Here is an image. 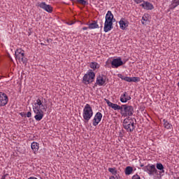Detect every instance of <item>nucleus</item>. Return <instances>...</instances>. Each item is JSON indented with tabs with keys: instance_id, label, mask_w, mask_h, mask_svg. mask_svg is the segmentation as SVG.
Masks as SVG:
<instances>
[{
	"instance_id": "nucleus-18",
	"label": "nucleus",
	"mask_w": 179,
	"mask_h": 179,
	"mask_svg": "<svg viewBox=\"0 0 179 179\" xmlns=\"http://www.w3.org/2000/svg\"><path fill=\"white\" fill-rule=\"evenodd\" d=\"M87 26H88V29L90 30H93L94 29H99V24H97V20H93L91 23H87L85 24Z\"/></svg>"
},
{
	"instance_id": "nucleus-32",
	"label": "nucleus",
	"mask_w": 179,
	"mask_h": 179,
	"mask_svg": "<svg viewBox=\"0 0 179 179\" xmlns=\"http://www.w3.org/2000/svg\"><path fill=\"white\" fill-rule=\"evenodd\" d=\"M27 117L28 118H30V117H31V112H28V113H27Z\"/></svg>"
},
{
	"instance_id": "nucleus-22",
	"label": "nucleus",
	"mask_w": 179,
	"mask_h": 179,
	"mask_svg": "<svg viewBox=\"0 0 179 179\" xmlns=\"http://www.w3.org/2000/svg\"><path fill=\"white\" fill-rule=\"evenodd\" d=\"M108 171H109V173H111V174L113 176H115L116 178H117V174H118V171H117V169L115 167H113V168H108Z\"/></svg>"
},
{
	"instance_id": "nucleus-28",
	"label": "nucleus",
	"mask_w": 179,
	"mask_h": 179,
	"mask_svg": "<svg viewBox=\"0 0 179 179\" xmlns=\"http://www.w3.org/2000/svg\"><path fill=\"white\" fill-rule=\"evenodd\" d=\"M134 2H135V3H137V5H139V3H143V2H145V0H134Z\"/></svg>"
},
{
	"instance_id": "nucleus-12",
	"label": "nucleus",
	"mask_w": 179,
	"mask_h": 179,
	"mask_svg": "<svg viewBox=\"0 0 179 179\" xmlns=\"http://www.w3.org/2000/svg\"><path fill=\"white\" fill-rule=\"evenodd\" d=\"M122 65H124V62L121 59V58H116L113 59L111 62V67L112 68H119V66H122Z\"/></svg>"
},
{
	"instance_id": "nucleus-30",
	"label": "nucleus",
	"mask_w": 179,
	"mask_h": 179,
	"mask_svg": "<svg viewBox=\"0 0 179 179\" xmlns=\"http://www.w3.org/2000/svg\"><path fill=\"white\" fill-rule=\"evenodd\" d=\"M141 22H142V24H145V22H148V17H143Z\"/></svg>"
},
{
	"instance_id": "nucleus-14",
	"label": "nucleus",
	"mask_w": 179,
	"mask_h": 179,
	"mask_svg": "<svg viewBox=\"0 0 179 179\" xmlns=\"http://www.w3.org/2000/svg\"><path fill=\"white\" fill-rule=\"evenodd\" d=\"M105 100H106V103L108 104V107H110L113 110H120V111H121V110H122V106H120L117 103H113L111 101H110L108 99H105Z\"/></svg>"
},
{
	"instance_id": "nucleus-1",
	"label": "nucleus",
	"mask_w": 179,
	"mask_h": 179,
	"mask_svg": "<svg viewBox=\"0 0 179 179\" xmlns=\"http://www.w3.org/2000/svg\"><path fill=\"white\" fill-rule=\"evenodd\" d=\"M32 108L34 114H36L34 116L36 121H41L42 118L44 117V111L43 110H45V105L43 101V98L42 99H38L34 103Z\"/></svg>"
},
{
	"instance_id": "nucleus-19",
	"label": "nucleus",
	"mask_w": 179,
	"mask_h": 179,
	"mask_svg": "<svg viewBox=\"0 0 179 179\" xmlns=\"http://www.w3.org/2000/svg\"><path fill=\"white\" fill-rule=\"evenodd\" d=\"M31 149L33 150L34 153L36 155V152H38L40 149V144L37 142H33L31 144Z\"/></svg>"
},
{
	"instance_id": "nucleus-35",
	"label": "nucleus",
	"mask_w": 179,
	"mask_h": 179,
	"mask_svg": "<svg viewBox=\"0 0 179 179\" xmlns=\"http://www.w3.org/2000/svg\"><path fill=\"white\" fill-rule=\"evenodd\" d=\"M8 176V174L3 176L2 178H1V179H5V178H6V176Z\"/></svg>"
},
{
	"instance_id": "nucleus-5",
	"label": "nucleus",
	"mask_w": 179,
	"mask_h": 179,
	"mask_svg": "<svg viewBox=\"0 0 179 179\" xmlns=\"http://www.w3.org/2000/svg\"><path fill=\"white\" fill-rule=\"evenodd\" d=\"M123 128L127 131V132H134V129H135V122H134V119L132 118H126L123 121Z\"/></svg>"
},
{
	"instance_id": "nucleus-26",
	"label": "nucleus",
	"mask_w": 179,
	"mask_h": 179,
	"mask_svg": "<svg viewBox=\"0 0 179 179\" xmlns=\"http://www.w3.org/2000/svg\"><path fill=\"white\" fill-rule=\"evenodd\" d=\"M157 170H159L160 171H162V173H164V166H163V164L157 163Z\"/></svg>"
},
{
	"instance_id": "nucleus-38",
	"label": "nucleus",
	"mask_w": 179,
	"mask_h": 179,
	"mask_svg": "<svg viewBox=\"0 0 179 179\" xmlns=\"http://www.w3.org/2000/svg\"><path fill=\"white\" fill-rule=\"evenodd\" d=\"M68 24H69V26H72V24H73V22H72V23H68Z\"/></svg>"
},
{
	"instance_id": "nucleus-15",
	"label": "nucleus",
	"mask_w": 179,
	"mask_h": 179,
	"mask_svg": "<svg viewBox=\"0 0 179 179\" xmlns=\"http://www.w3.org/2000/svg\"><path fill=\"white\" fill-rule=\"evenodd\" d=\"M131 96L128 92H124L121 96H120V101L121 103H127L131 100Z\"/></svg>"
},
{
	"instance_id": "nucleus-21",
	"label": "nucleus",
	"mask_w": 179,
	"mask_h": 179,
	"mask_svg": "<svg viewBox=\"0 0 179 179\" xmlns=\"http://www.w3.org/2000/svg\"><path fill=\"white\" fill-rule=\"evenodd\" d=\"M90 66L91 69H93V71H96V69H99L100 68V64L96 62H92L90 63Z\"/></svg>"
},
{
	"instance_id": "nucleus-6",
	"label": "nucleus",
	"mask_w": 179,
	"mask_h": 179,
	"mask_svg": "<svg viewBox=\"0 0 179 179\" xmlns=\"http://www.w3.org/2000/svg\"><path fill=\"white\" fill-rule=\"evenodd\" d=\"M16 61L19 62H22V64H27V59L24 57V50L22 49H17L15 52Z\"/></svg>"
},
{
	"instance_id": "nucleus-37",
	"label": "nucleus",
	"mask_w": 179,
	"mask_h": 179,
	"mask_svg": "<svg viewBox=\"0 0 179 179\" xmlns=\"http://www.w3.org/2000/svg\"><path fill=\"white\" fill-rule=\"evenodd\" d=\"M50 41H52V40L50 39H47V43H50Z\"/></svg>"
},
{
	"instance_id": "nucleus-10",
	"label": "nucleus",
	"mask_w": 179,
	"mask_h": 179,
	"mask_svg": "<svg viewBox=\"0 0 179 179\" xmlns=\"http://www.w3.org/2000/svg\"><path fill=\"white\" fill-rule=\"evenodd\" d=\"M8 101H9V98L8 95L4 92H0V107H4L8 104Z\"/></svg>"
},
{
	"instance_id": "nucleus-9",
	"label": "nucleus",
	"mask_w": 179,
	"mask_h": 179,
	"mask_svg": "<svg viewBox=\"0 0 179 179\" xmlns=\"http://www.w3.org/2000/svg\"><path fill=\"white\" fill-rule=\"evenodd\" d=\"M36 6H39V8L43 9V10H45V12H48V13H51L52 12V6L50 4L45 3V2L38 3Z\"/></svg>"
},
{
	"instance_id": "nucleus-24",
	"label": "nucleus",
	"mask_w": 179,
	"mask_h": 179,
	"mask_svg": "<svg viewBox=\"0 0 179 179\" xmlns=\"http://www.w3.org/2000/svg\"><path fill=\"white\" fill-rule=\"evenodd\" d=\"M179 5V1L174 0L172 1L171 4L169 6L170 9H174L177 8Z\"/></svg>"
},
{
	"instance_id": "nucleus-8",
	"label": "nucleus",
	"mask_w": 179,
	"mask_h": 179,
	"mask_svg": "<svg viewBox=\"0 0 179 179\" xmlns=\"http://www.w3.org/2000/svg\"><path fill=\"white\" fill-rule=\"evenodd\" d=\"M144 171H146L149 176H155V174H157V169H156V166L154 164H148L144 168Z\"/></svg>"
},
{
	"instance_id": "nucleus-31",
	"label": "nucleus",
	"mask_w": 179,
	"mask_h": 179,
	"mask_svg": "<svg viewBox=\"0 0 179 179\" xmlns=\"http://www.w3.org/2000/svg\"><path fill=\"white\" fill-rule=\"evenodd\" d=\"M131 179H141V176H139L138 174H136V175L133 176Z\"/></svg>"
},
{
	"instance_id": "nucleus-2",
	"label": "nucleus",
	"mask_w": 179,
	"mask_h": 179,
	"mask_svg": "<svg viewBox=\"0 0 179 179\" xmlns=\"http://www.w3.org/2000/svg\"><path fill=\"white\" fill-rule=\"evenodd\" d=\"M114 20V15L111 13L110 10H108L105 17V22L103 27V31L105 33H108V31H111L113 29V22Z\"/></svg>"
},
{
	"instance_id": "nucleus-20",
	"label": "nucleus",
	"mask_w": 179,
	"mask_h": 179,
	"mask_svg": "<svg viewBox=\"0 0 179 179\" xmlns=\"http://www.w3.org/2000/svg\"><path fill=\"white\" fill-rule=\"evenodd\" d=\"M125 82H134V83H136V82H139L141 80V78L139 77H128L126 76L124 78Z\"/></svg>"
},
{
	"instance_id": "nucleus-25",
	"label": "nucleus",
	"mask_w": 179,
	"mask_h": 179,
	"mask_svg": "<svg viewBox=\"0 0 179 179\" xmlns=\"http://www.w3.org/2000/svg\"><path fill=\"white\" fill-rule=\"evenodd\" d=\"M134 171V169L131 166H127L125 169L126 176H129Z\"/></svg>"
},
{
	"instance_id": "nucleus-36",
	"label": "nucleus",
	"mask_w": 179,
	"mask_h": 179,
	"mask_svg": "<svg viewBox=\"0 0 179 179\" xmlns=\"http://www.w3.org/2000/svg\"><path fill=\"white\" fill-rule=\"evenodd\" d=\"M28 179H38V178H36V177H30V178H29Z\"/></svg>"
},
{
	"instance_id": "nucleus-3",
	"label": "nucleus",
	"mask_w": 179,
	"mask_h": 179,
	"mask_svg": "<svg viewBox=\"0 0 179 179\" xmlns=\"http://www.w3.org/2000/svg\"><path fill=\"white\" fill-rule=\"evenodd\" d=\"M83 120L85 122H89V120L93 117V109L90 104L87 103L83 111Z\"/></svg>"
},
{
	"instance_id": "nucleus-23",
	"label": "nucleus",
	"mask_w": 179,
	"mask_h": 179,
	"mask_svg": "<svg viewBox=\"0 0 179 179\" xmlns=\"http://www.w3.org/2000/svg\"><path fill=\"white\" fill-rule=\"evenodd\" d=\"M163 122H164V127L166 129H171V128H173V124H170V122L166 120V119L163 120Z\"/></svg>"
},
{
	"instance_id": "nucleus-39",
	"label": "nucleus",
	"mask_w": 179,
	"mask_h": 179,
	"mask_svg": "<svg viewBox=\"0 0 179 179\" xmlns=\"http://www.w3.org/2000/svg\"><path fill=\"white\" fill-rule=\"evenodd\" d=\"M41 45H44V43H41Z\"/></svg>"
},
{
	"instance_id": "nucleus-29",
	"label": "nucleus",
	"mask_w": 179,
	"mask_h": 179,
	"mask_svg": "<svg viewBox=\"0 0 179 179\" xmlns=\"http://www.w3.org/2000/svg\"><path fill=\"white\" fill-rule=\"evenodd\" d=\"M117 76H118V78H120V79H122V80H125L126 76H124V75H122V74H118Z\"/></svg>"
},
{
	"instance_id": "nucleus-7",
	"label": "nucleus",
	"mask_w": 179,
	"mask_h": 179,
	"mask_svg": "<svg viewBox=\"0 0 179 179\" xmlns=\"http://www.w3.org/2000/svg\"><path fill=\"white\" fill-rule=\"evenodd\" d=\"M94 78H96V74H94V72L90 71L83 76V82L85 85H89L90 83L94 82Z\"/></svg>"
},
{
	"instance_id": "nucleus-16",
	"label": "nucleus",
	"mask_w": 179,
	"mask_h": 179,
	"mask_svg": "<svg viewBox=\"0 0 179 179\" xmlns=\"http://www.w3.org/2000/svg\"><path fill=\"white\" fill-rule=\"evenodd\" d=\"M96 83L99 86H104V85H106V77L103 75H101V76L99 75L96 78Z\"/></svg>"
},
{
	"instance_id": "nucleus-34",
	"label": "nucleus",
	"mask_w": 179,
	"mask_h": 179,
	"mask_svg": "<svg viewBox=\"0 0 179 179\" xmlns=\"http://www.w3.org/2000/svg\"><path fill=\"white\" fill-rule=\"evenodd\" d=\"M87 29H89V27H83V30H87Z\"/></svg>"
},
{
	"instance_id": "nucleus-13",
	"label": "nucleus",
	"mask_w": 179,
	"mask_h": 179,
	"mask_svg": "<svg viewBox=\"0 0 179 179\" xmlns=\"http://www.w3.org/2000/svg\"><path fill=\"white\" fill-rule=\"evenodd\" d=\"M140 6L143 8L145 10H153L155 9V6L152 4V3L149 1H144L143 3L140 4Z\"/></svg>"
},
{
	"instance_id": "nucleus-17",
	"label": "nucleus",
	"mask_w": 179,
	"mask_h": 179,
	"mask_svg": "<svg viewBox=\"0 0 179 179\" xmlns=\"http://www.w3.org/2000/svg\"><path fill=\"white\" fill-rule=\"evenodd\" d=\"M119 24L122 30H125V29L128 27V24H129V22L125 20V18H121L119 21Z\"/></svg>"
},
{
	"instance_id": "nucleus-33",
	"label": "nucleus",
	"mask_w": 179,
	"mask_h": 179,
	"mask_svg": "<svg viewBox=\"0 0 179 179\" xmlns=\"http://www.w3.org/2000/svg\"><path fill=\"white\" fill-rule=\"evenodd\" d=\"M117 176H112L109 178V179H116Z\"/></svg>"
},
{
	"instance_id": "nucleus-4",
	"label": "nucleus",
	"mask_w": 179,
	"mask_h": 179,
	"mask_svg": "<svg viewBox=\"0 0 179 179\" xmlns=\"http://www.w3.org/2000/svg\"><path fill=\"white\" fill-rule=\"evenodd\" d=\"M134 106L129 105H122V109L120 110V114L122 117H131L134 115Z\"/></svg>"
},
{
	"instance_id": "nucleus-40",
	"label": "nucleus",
	"mask_w": 179,
	"mask_h": 179,
	"mask_svg": "<svg viewBox=\"0 0 179 179\" xmlns=\"http://www.w3.org/2000/svg\"><path fill=\"white\" fill-rule=\"evenodd\" d=\"M0 79H1V77H0Z\"/></svg>"
},
{
	"instance_id": "nucleus-27",
	"label": "nucleus",
	"mask_w": 179,
	"mask_h": 179,
	"mask_svg": "<svg viewBox=\"0 0 179 179\" xmlns=\"http://www.w3.org/2000/svg\"><path fill=\"white\" fill-rule=\"evenodd\" d=\"M78 3H80V5H87V1L86 0H76Z\"/></svg>"
},
{
	"instance_id": "nucleus-11",
	"label": "nucleus",
	"mask_w": 179,
	"mask_h": 179,
	"mask_svg": "<svg viewBox=\"0 0 179 179\" xmlns=\"http://www.w3.org/2000/svg\"><path fill=\"white\" fill-rule=\"evenodd\" d=\"M102 118H103V114H101V113L100 112L96 113L92 120V125L94 127H97V125L100 124V122L101 121Z\"/></svg>"
}]
</instances>
